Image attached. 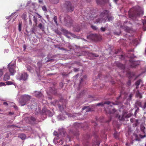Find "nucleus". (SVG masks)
Returning a JSON list of instances; mask_svg holds the SVG:
<instances>
[{
	"mask_svg": "<svg viewBox=\"0 0 146 146\" xmlns=\"http://www.w3.org/2000/svg\"><path fill=\"white\" fill-rule=\"evenodd\" d=\"M19 137L21 138L22 140H24L26 138V135L24 134H20Z\"/></svg>",
	"mask_w": 146,
	"mask_h": 146,
	"instance_id": "b1692460",
	"label": "nucleus"
},
{
	"mask_svg": "<svg viewBox=\"0 0 146 146\" xmlns=\"http://www.w3.org/2000/svg\"><path fill=\"white\" fill-rule=\"evenodd\" d=\"M96 1L98 5H102L106 3L105 0H96Z\"/></svg>",
	"mask_w": 146,
	"mask_h": 146,
	"instance_id": "a211bd4d",
	"label": "nucleus"
},
{
	"mask_svg": "<svg viewBox=\"0 0 146 146\" xmlns=\"http://www.w3.org/2000/svg\"><path fill=\"white\" fill-rule=\"evenodd\" d=\"M131 64V67L132 68L135 67L137 65L136 62L132 60L129 61Z\"/></svg>",
	"mask_w": 146,
	"mask_h": 146,
	"instance_id": "4468645a",
	"label": "nucleus"
},
{
	"mask_svg": "<svg viewBox=\"0 0 146 146\" xmlns=\"http://www.w3.org/2000/svg\"><path fill=\"white\" fill-rule=\"evenodd\" d=\"M12 105L13 106L14 108L15 109V110H17V107L15 105V104L12 103H11Z\"/></svg>",
	"mask_w": 146,
	"mask_h": 146,
	"instance_id": "c03bdc74",
	"label": "nucleus"
},
{
	"mask_svg": "<svg viewBox=\"0 0 146 146\" xmlns=\"http://www.w3.org/2000/svg\"><path fill=\"white\" fill-rule=\"evenodd\" d=\"M79 70V68H74V71L75 72H76Z\"/></svg>",
	"mask_w": 146,
	"mask_h": 146,
	"instance_id": "5fc2aeb1",
	"label": "nucleus"
},
{
	"mask_svg": "<svg viewBox=\"0 0 146 146\" xmlns=\"http://www.w3.org/2000/svg\"><path fill=\"white\" fill-rule=\"evenodd\" d=\"M63 7L67 11L72 12L74 10V7L69 1H66L63 5Z\"/></svg>",
	"mask_w": 146,
	"mask_h": 146,
	"instance_id": "423d86ee",
	"label": "nucleus"
},
{
	"mask_svg": "<svg viewBox=\"0 0 146 146\" xmlns=\"http://www.w3.org/2000/svg\"><path fill=\"white\" fill-rule=\"evenodd\" d=\"M129 13V17L135 20L137 17L143 15V11L139 7H136L131 9Z\"/></svg>",
	"mask_w": 146,
	"mask_h": 146,
	"instance_id": "f257e3e1",
	"label": "nucleus"
},
{
	"mask_svg": "<svg viewBox=\"0 0 146 146\" xmlns=\"http://www.w3.org/2000/svg\"><path fill=\"white\" fill-rule=\"evenodd\" d=\"M74 135H76V136H78V135H79V133H74Z\"/></svg>",
	"mask_w": 146,
	"mask_h": 146,
	"instance_id": "774afa93",
	"label": "nucleus"
},
{
	"mask_svg": "<svg viewBox=\"0 0 146 146\" xmlns=\"http://www.w3.org/2000/svg\"><path fill=\"white\" fill-rule=\"evenodd\" d=\"M37 64L39 68L40 69L42 65V63L40 62H38L37 63Z\"/></svg>",
	"mask_w": 146,
	"mask_h": 146,
	"instance_id": "ea45409f",
	"label": "nucleus"
},
{
	"mask_svg": "<svg viewBox=\"0 0 146 146\" xmlns=\"http://www.w3.org/2000/svg\"><path fill=\"white\" fill-rule=\"evenodd\" d=\"M110 103V102L109 101H106L104 103V104H107L108 105H109Z\"/></svg>",
	"mask_w": 146,
	"mask_h": 146,
	"instance_id": "864d4df0",
	"label": "nucleus"
},
{
	"mask_svg": "<svg viewBox=\"0 0 146 146\" xmlns=\"http://www.w3.org/2000/svg\"><path fill=\"white\" fill-rule=\"evenodd\" d=\"M134 123L133 124V126L134 127L137 126L138 123V120H135V121L134 122Z\"/></svg>",
	"mask_w": 146,
	"mask_h": 146,
	"instance_id": "4c0bfd02",
	"label": "nucleus"
},
{
	"mask_svg": "<svg viewBox=\"0 0 146 146\" xmlns=\"http://www.w3.org/2000/svg\"><path fill=\"white\" fill-rule=\"evenodd\" d=\"M95 141L93 143L92 146H99L100 144V141L99 138L97 137L96 139L95 138Z\"/></svg>",
	"mask_w": 146,
	"mask_h": 146,
	"instance_id": "9b49d317",
	"label": "nucleus"
},
{
	"mask_svg": "<svg viewBox=\"0 0 146 146\" xmlns=\"http://www.w3.org/2000/svg\"><path fill=\"white\" fill-rule=\"evenodd\" d=\"M104 103H103V102H101V103H99L97 104V106H104Z\"/></svg>",
	"mask_w": 146,
	"mask_h": 146,
	"instance_id": "a18cd8bd",
	"label": "nucleus"
},
{
	"mask_svg": "<svg viewBox=\"0 0 146 146\" xmlns=\"http://www.w3.org/2000/svg\"><path fill=\"white\" fill-rule=\"evenodd\" d=\"M105 111L106 113L113 114L114 116L118 118L120 120H123L124 117H126V115L124 114L122 116L119 115L118 112L111 106H109L107 108H105Z\"/></svg>",
	"mask_w": 146,
	"mask_h": 146,
	"instance_id": "7ed1b4c3",
	"label": "nucleus"
},
{
	"mask_svg": "<svg viewBox=\"0 0 146 146\" xmlns=\"http://www.w3.org/2000/svg\"><path fill=\"white\" fill-rule=\"evenodd\" d=\"M125 29L126 31L128 32H129L130 31V29L129 28V27H127Z\"/></svg>",
	"mask_w": 146,
	"mask_h": 146,
	"instance_id": "de8ad7c7",
	"label": "nucleus"
},
{
	"mask_svg": "<svg viewBox=\"0 0 146 146\" xmlns=\"http://www.w3.org/2000/svg\"><path fill=\"white\" fill-rule=\"evenodd\" d=\"M33 21L35 24V25L36 26L37 24V19L35 16L33 17Z\"/></svg>",
	"mask_w": 146,
	"mask_h": 146,
	"instance_id": "473e14b6",
	"label": "nucleus"
},
{
	"mask_svg": "<svg viewBox=\"0 0 146 146\" xmlns=\"http://www.w3.org/2000/svg\"><path fill=\"white\" fill-rule=\"evenodd\" d=\"M87 38L93 40L97 41L99 40V36L96 34H91L87 36Z\"/></svg>",
	"mask_w": 146,
	"mask_h": 146,
	"instance_id": "6e6552de",
	"label": "nucleus"
},
{
	"mask_svg": "<svg viewBox=\"0 0 146 146\" xmlns=\"http://www.w3.org/2000/svg\"><path fill=\"white\" fill-rule=\"evenodd\" d=\"M136 96L137 97L140 98H141L142 97L141 94L139 93V92H137L136 93Z\"/></svg>",
	"mask_w": 146,
	"mask_h": 146,
	"instance_id": "c756f323",
	"label": "nucleus"
},
{
	"mask_svg": "<svg viewBox=\"0 0 146 146\" xmlns=\"http://www.w3.org/2000/svg\"><path fill=\"white\" fill-rule=\"evenodd\" d=\"M59 0H49L53 4H56L59 2Z\"/></svg>",
	"mask_w": 146,
	"mask_h": 146,
	"instance_id": "2f4dec72",
	"label": "nucleus"
},
{
	"mask_svg": "<svg viewBox=\"0 0 146 146\" xmlns=\"http://www.w3.org/2000/svg\"><path fill=\"white\" fill-rule=\"evenodd\" d=\"M36 105L35 103H33V104L30 105H28V108L31 109H35L36 108Z\"/></svg>",
	"mask_w": 146,
	"mask_h": 146,
	"instance_id": "ddd939ff",
	"label": "nucleus"
},
{
	"mask_svg": "<svg viewBox=\"0 0 146 146\" xmlns=\"http://www.w3.org/2000/svg\"><path fill=\"white\" fill-rule=\"evenodd\" d=\"M142 81L141 79H139L135 82V84L136 86V89L138 88L139 85L140 84L141 82H142Z\"/></svg>",
	"mask_w": 146,
	"mask_h": 146,
	"instance_id": "4be33fe9",
	"label": "nucleus"
},
{
	"mask_svg": "<svg viewBox=\"0 0 146 146\" xmlns=\"http://www.w3.org/2000/svg\"><path fill=\"white\" fill-rule=\"evenodd\" d=\"M35 96L38 98L41 97L42 95L41 92H35Z\"/></svg>",
	"mask_w": 146,
	"mask_h": 146,
	"instance_id": "412c9836",
	"label": "nucleus"
},
{
	"mask_svg": "<svg viewBox=\"0 0 146 146\" xmlns=\"http://www.w3.org/2000/svg\"><path fill=\"white\" fill-rule=\"evenodd\" d=\"M55 32L57 34H58V35H60L61 34V33L58 30H56L55 31Z\"/></svg>",
	"mask_w": 146,
	"mask_h": 146,
	"instance_id": "79ce46f5",
	"label": "nucleus"
},
{
	"mask_svg": "<svg viewBox=\"0 0 146 146\" xmlns=\"http://www.w3.org/2000/svg\"><path fill=\"white\" fill-rule=\"evenodd\" d=\"M80 125V124L79 123H75L74 124V128L77 129L79 127Z\"/></svg>",
	"mask_w": 146,
	"mask_h": 146,
	"instance_id": "c85d7f7f",
	"label": "nucleus"
},
{
	"mask_svg": "<svg viewBox=\"0 0 146 146\" xmlns=\"http://www.w3.org/2000/svg\"><path fill=\"white\" fill-rule=\"evenodd\" d=\"M0 84L1 85V86H3V85H5V84L4 83H0Z\"/></svg>",
	"mask_w": 146,
	"mask_h": 146,
	"instance_id": "338daca9",
	"label": "nucleus"
},
{
	"mask_svg": "<svg viewBox=\"0 0 146 146\" xmlns=\"http://www.w3.org/2000/svg\"><path fill=\"white\" fill-rule=\"evenodd\" d=\"M116 65L117 67L121 69H124L125 67V66L123 64H122L119 62H116Z\"/></svg>",
	"mask_w": 146,
	"mask_h": 146,
	"instance_id": "6ab92c4d",
	"label": "nucleus"
},
{
	"mask_svg": "<svg viewBox=\"0 0 146 146\" xmlns=\"http://www.w3.org/2000/svg\"><path fill=\"white\" fill-rule=\"evenodd\" d=\"M37 14L39 16V18H41L42 16L40 15L38 13H37Z\"/></svg>",
	"mask_w": 146,
	"mask_h": 146,
	"instance_id": "69168bd1",
	"label": "nucleus"
},
{
	"mask_svg": "<svg viewBox=\"0 0 146 146\" xmlns=\"http://www.w3.org/2000/svg\"><path fill=\"white\" fill-rule=\"evenodd\" d=\"M88 55L89 56H90L91 58L92 59L94 57H98L99 56L98 54L92 53H88Z\"/></svg>",
	"mask_w": 146,
	"mask_h": 146,
	"instance_id": "f3484780",
	"label": "nucleus"
},
{
	"mask_svg": "<svg viewBox=\"0 0 146 146\" xmlns=\"http://www.w3.org/2000/svg\"><path fill=\"white\" fill-rule=\"evenodd\" d=\"M135 105L137 106L142 107L141 102L139 101H137L135 103Z\"/></svg>",
	"mask_w": 146,
	"mask_h": 146,
	"instance_id": "a878e982",
	"label": "nucleus"
},
{
	"mask_svg": "<svg viewBox=\"0 0 146 146\" xmlns=\"http://www.w3.org/2000/svg\"><path fill=\"white\" fill-rule=\"evenodd\" d=\"M130 84H131V82L130 80H129L128 81V82L127 83V84L128 86H129Z\"/></svg>",
	"mask_w": 146,
	"mask_h": 146,
	"instance_id": "bf43d9fd",
	"label": "nucleus"
},
{
	"mask_svg": "<svg viewBox=\"0 0 146 146\" xmlns=\"http://www.w3.org/2000/svg\"><path fill=\"white\" fill-rule=\"evenodd\" d=\"M145 108H146V102L145 103L144 106L143 107V109H145Z\"/></svg>",
	"mask_w": 146,
	"mask_h": 146,
	"instance_id": "680f3d73",
	"label": "nucleus"
},
{
	"mask_svg": "<svg viewBox=\"0 0 146 146\" xmlns=\"http://www.w3.org/2000/svg\"><path fill=\"white\" fill-rule=\"evenodd\" d=\"M58 106L60 110L61 111H62L64 110V107L59 105H58Z\"/></svg>",
	"mask_w": 146,
	"mask_h": 146,
	"instance_id": "f704fd0d",
	"label": "nucleus"
},
{
	"mask_svg": "<svg viewBox=\"0 0 146 146\" xmlns=\"http://www.w3.org/2000/svg\"><path fill=\"white\" fill-rule=\"evenodd\" d=\"M87 78V76L85 75L84 76L83 78H81L80 81V84L78 87V90H79V89L81 88L82 86L85 84L86 83L84 79H86Z\"/></svg>",
	"mask_w": 146,
	"mask_h": 146,
	"instance_id": "1a4fd4ad",
	"label": "nucleus"
},
{
	"mask_svg": "<svg viewBox=\"0 0 146 146\" xmlns=\"http://www.w3.org/2000/svg\"><path fill=\"white\" fill-rule=\"evenodd\" d=\"M38 27L40 29L42 30H43L44 28V25L41 23H39L38 25Z\"/></svg>",
	"mask_w": 146,
	"mask_h": 146,
	"instance_id": "bb28decb",
	"label": "nucleus"
},
{
	"mask_svg": "<svg viewBox=\"0 0 146 146\" xmlns=\"http://www.w3.org/2000/svg\"><path fill=\"white\" fill-rule=\"evenodd\" d=\"M137 120V119H136L135 118H131L130 119V121L132 123H133L135 121V120Z\"/></svg>",
	"mask_w": 146,
	"mask_h": 146,
	"instance_id": "8fccbe9b",
	"label": "nucleus"
},
{
	"mask_svg": "<svg viewBox=\"0 0 146 146\" xmlns=\"http://www.w3.org/2000/svg\"><path fill=\"white\" fill-rule=\"evenodd\" d=\"M3 74V71L1 70H0V78L2 75Z\"/></svg>",
	"mask_w": 146,
	"mask_h": 146,
	"instance_id": "4d7b16f0",
	"label": "nucleus"
},
{
	"mask_svg": "<svg viewBox=\"0 0 146 146\" xmlns=\"http://www.w3.org/2000/svg\"><path fill=\"white\" fill-rule=\"evenodd\" d=\"M58 101H55L54 102H53V103H54L55 104H53V105L54 106H56V104L58 105Z\"/></svg>",
	"mask_w": 146,
	"mask_h": 146,
	"instance_id": "09e8293b",
	"label": "nucleus"
},
{
	"mask_svg": "<svg viewBox=\"0 0 146 146\" xmlns=\"http://www.w3.org/2000/svg\"><path fill=\"white\" fill-rule=\"evenodd\" d=\"M29 23L30 25H32V23L30 18H29Z\"/></svg>",
	"mask_w": 146,
	"mask_h": 146,
	"instance_id": "603ef678",
	"label": "nucleus"
},
{
	"mask_svg": "<svg viewBox=\"0 0 146 146\" xmlns=\"http://www.w3.org/2000/svg\"><path fill=\"white\" fill-rule=\"evenodd\" d=\"M28 77V75L25 72L22 73L21 74V75H20V78H19V80H23V81H25L26 80Z\"/></svg>",
	"mask_w": 146,
	"mask_h": 146,
	"instance_id": "9d476101",
	"label": "nucleus"
},
{
	"mask_svg": "<svg viewBox=\"0 0 146 146\" xmlns=\"http://www.w3.org/2000/svg\"><path fill=\"white\" fill-rule=\"evenodd\" d=\"M91 28L94 30H96L97 29V27L96 26L91 25Z\"/></svg>",
	"mask_w": 146,
	"mask_h": 146,
	"instance_id": "49530a36",
	"label": "nucleus"
},
{
	"mask_svg": "<svg viewBox=\"0 0 146 146\" xmlns=\"http://www.w3.org/2000/svg\"><path fill=\"white\" fill-rule=\"evenodd\" d=\"M143 29L144 31L146 30V17H144V19L143 20Z\"/></svg>",
	"mask_w": 146,
	"mask_h": 146,
	"instance_id": "dca6fc26",
	"label": "nucleus"
},
{
	"mask_svg": "<svg viewBox=\"0 0 146 146\" xmlns=\"http://www.w3.org/2000/svg\"><path fill=\"white\" fill-rule=\"evenodd\" d=\"M100 29H101V31L102 32H104L106 31V29L105 28L103 27H102Z\"/></svg>",
	"mask_w": 146,
	"mask_h": 146,
	"instance_id": "3c124183",
	"label": "nucleus"
},
{
	"mask_svg": "<svg viewBox=\"0 0 146 146\" xmlns=\"http://www.w3.org/2000/svg\"><path fill=\"white\" fill-rule=\"evenodd\" d=\"M57 17L56 16H55L53 18V20H54V22L57 25H58V24L57 22Z\"/></svg>",
	"mask_w": 146,
	"mask_h": 146,
	"instance_id": "72a5a7b5",
	"label": "nucleus"
},
{
	"mask_svg": "<svg viewBox=\"0 0 146 146\" xmlns=\"http://www.w3.org/2000/svg\"><path fill=\"white\" fill-rule=\"evenodd\" d=\"M63 32L64 33H66V36L68 38H69V36H68L67 35H66V34H68V33H69L67 31H66V30H63Z\"/></svg>",
	"mask_w": 146,
	"mask_h": 146,
	"instance_id": "a19ab883",
	"label": "nucleus"
},
{
	"mask_svg": "<svg viewBox=\"0 0 146 146\" xmlns=\"http://www.w3.org/2000/svg\"><path fill=\"white\" fill-rule=\"evenodd\" d=\"M10 75L9 73H6L4 77V80L5 81L9 80L10 79Z\"/></svg>",
	"mask_w": 146,
	"mask_h": 146,
	"instance_id": "2eb2a0df",
	"label": "nucleus"
},
{
	"mask_svg": "<svg viewBox=\"0 0 146 146\" xmlns=\"http://www.w3.org/2000/svg\"><path fill=\"white\" fill-rule=\"evenodd\" d=\"M6 85H12V84H13V82H11V81H7V82H5Z\"/></svg>",
	"mask_w": 146,
	"mask_h": 146,
	"instance_id": "58836bf2",
	"label": "nucleus"
},
{
	"mask_svg": "<svg viewBox=\"0 0 146 146\" xmlns=\"http://www.w3.org/2000/svg\"><path fill=\"white\" fill-rule=\"evenodd\" d=\"M3 104L5 106H8V104L7 103L5 102H3Z\"/></svg>",
	"mask_w": 146,
	"mask_h": 146,
	"instance_id": "13d9d810",
	"label": "nucleus"
},
{
	"mask_svg": "<svg viewBox=\"0 0 146 146\" xmlns=\"http://www.w3.org/2000/svg\"><path fill=\"white\" fill-rule=\"evenodd\" d=\"M30 98L31 97L29 95H22L19 101L20 105L21 106L25 105Z\"/></svg>",
	"mask_w": 146,
	"mask_h": 146,
	"instance_id": "39448f33",
	"label": "nucleus"
},
{
	"mask_svg": "<svg viewBox=\"0 0 146 146\" xmlns=\"http://www.w3.org/2000/svg\"><path fill=\"white\" fill-rule=\"evenodd\" d=\"M119 58L121 59V60H123L124 58V56H123V55H121V56Z\"/></svg>",
	"mask_w": 146,
	"mask_h": 146,
	"instance_id": "6e6d98bb",
	"label": "nucleus"
},
{
	"mask_svg": "<svg viewBox=\"0 0 146 146\" xmlns=\"http://www.w3.org/2000/svg\"><path fill=\"white\" fill-rule=\"evenodd\" d=\"M28 119L29 120V122L30 123H33L36 120V118L33 116L30 117H29Z\"/></svg>",
	"mask_w": 146,
	"mask_h": 146,
	"instance_id": "f8f14e48",
	"label": "nucleus"
},
{
	"mask_svg": "<svg viewBox=\"0 0 146 146\" xmlns=\"http://www.w3.org/2000/svg\"><path fill=\"white\" fill-rule=\"evenodd\" d=\"M22 25V22L21 21H19V23L18 26V30L19 32H21V30Z\"/></svg>",
	"mask_w": 146,
	"mask_h": 146,
	"instance_id": "5701e85b",
	"label": "nucleus"
},
{
	"mask_svg": "<svg viewBox=\"0 0 146 146\" xmlns=\"http://www.w3.org/2000/svg\"><path fill=\"white\" fill-rule=\"evenodd\" d=\"M118 1V0H114L113 1L116 4H117V2Z\"/></svg>",
	"mask_w": 146,
	"mask_h": 146,
	"instance_id": "052dcab7",
	"label": "nucleus"
},
{
	"mask_svg": "<svg viewBox=\"0 0 146 146\" xmlns=\"http://www.w3.org/2000/svg\"><path fill=\"white\" fill-rule=\"evenodd\" d=\"M108 11L106 10L104 11L100 14V17L96 20V23H105L106 21H110L112 20V16H110L108 14Z\"/></svg>",
	"mask_w": 146,
	"mask_h": 146,
	"instance_id": "f03ea898",
	"label": "nucleus"
},
{
	"mask_svg": "<svg viewBox=\"0 0 146 146\" xmlns=\"http://www.w3.org/2000/svg\"><path fill=\"white\" fill-rule=\"evenodd\" d=\"M42 10L45 12H46L47 11L46 8L45 6H43L42 7Z\"/></svg>",
	"mask_w": 146,
	"mask_h": 146,
	"instance_id": "37998d69",
	"label": "nucleus"
},
{
	"mask_svg": "<svg viewBox=\"0 0 146 146\" xmlns=\"http://www.w3.org/2000/svg\"><path fill=\"white\" fill-rule=\"evenodd\" d=\"M21 17L22 19H23L24 20H26L27 17V13H24L22 15Z\"/></svg>",
	"mask_w": 146,
	"mask_h": 146,
	"instance_id": "7c9ffc66",
	"label": "nucleus"
},
{
	"mask_svg": "<svg viewBox=\"0 0 146 146\" xmlns=\"http://www.w3.org/2000/svg\"><path fill=\"white\" fill-rule=\"evenodd\" d=\"M46 115H48L49 117H52L53 115V113L49 110H46L44 111Z\"/></svg>",
	"mask_w": 146,
	"mask_h": 146,
	"instance_id": "aec40b11",
	"label": "nucleus"
},
{
	"mask_svg": "<svg viewBox=\"0 0 146 146\" xmlns=\"http://www.w3.org/2000/svg\"><path fill=\"white\" fill-rule=\"evenodd\" d=\"M65 118V117L61 115H59L58 116V119L59 120H64Z\"/></svg>",
	"mask_w": 146,
	"mask_h": 146,
	"instance_id": "393cba45",
	"label": "nucleus"
},
{
	"mask_svg": "<svg viewBox=\"0 0 146 146\" xmlns=\"http://www.w3.org/2000/svg\"><path fill=\"white\" fill-rule=\"evenodd\" d=\"M15 64V63L11 62L8 65L9 70L11 75L12 76L14 75L16 72V71L15 70L16 68Z\"/></svg>",
	"mask_w": 146,
	"mask_h": 146,
	"instance_id": "0eeeda50",
	"label": "nucleus"
},
{
	"mask_svg": "<svg viewBox=\"0 0 146 146\" xmlns=\"http://www.w3.org/2000/svg\"><path fill=\"white\" fill-rule=\"evenodd\" d=\"M42 0H39V3H42Z\"/></svg>",
	"mask_w": 146,
	"mask_h": 146,
	"instance_id": "e2e57ef3",
	"label": "nucleus"
},
{
	"mask_svg": "<svg viewBox=\"0 0 146 146\" xmlns=\"http://www.w3.org/2000/svg\"><path fill=\"white\" fill-rule=\"evenodd\" d=\"M59 133L58 134L57 132L54 131L53 133L54 135H57L54 139V140H56L57 142H58L60 144H63V140L62 137H64L65 135V132L64 129L62 128L58 130Z\"/></svg>",
	"mask_w": 146,
	"mask_h": 146,
	"instance_id": "20e7f679",
	"label": "nucleus"
},
{
	"mask_svg": "<svg viewBox=\"0 0 146 146\" xmlns=\"http://www.w3.org/2000/svg\"><path fill=\"white\" fill-rule=\"evenodd\" d=\"M53 60L52 59H49L47 60L46 62H49L51 61H52Z\"/></svg>",
	"mask_w": 146,
	"mask_h": 146,
	"instance_id": "0e129e2a",
	"label": "nucleus"
},
{
	"mask_svg": "<svg viewBox=\"0 0 146 146\" xmlns=\"http://www.w3.org/2000/svg\"><path fill=\"white\" fill-rule=\"evenodd\" d=\"M86 110V112L91 111L90 109V108H89L88 107H85L82 108V110Z\"/></svg>",
	"mask_w": 146,
	"mask_h": 146,
	"instance_id": "cd10ccee",
	"label": "nucleus"
},
{
	"mask_svg": "<svg viewBox=\"0 0 146 146\" xmlns=\"http://www.w3.org/2000/svg\"><path fill=\"white\" fill-rule=\"evenodd\" d=\"M119 135V133L115 131L114 134V136L115 138H118V136Z\"/></svg>",
	"mask_w": 146,
	"mask_h": 146,
	"instance_id": "c9c22d12",
	"label": "nucleus"
},
{
	"mask_svg": "<svg viewBox=\"0 0 146 146\" xmlns=\"http://www.w3.org/2000/svg\"><path fill=\"white\" fill-rule=\"evenodd\" d=\"M66 17L68 19H70V17L69 16H68V15H66V17H65L64 18V20L65 21H66V22H68V21H69L68 20H67L66 19Z\"/></svg>",
	"mask_w": 146,
	"mask_h": 146,
	"instance_id": "e433bc0d",
	"label": "nucleus"
}]
</instances>
